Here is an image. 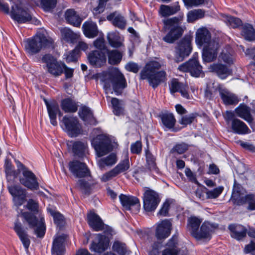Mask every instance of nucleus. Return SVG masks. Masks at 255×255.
Returning <instances> with one entry per match:
<instances>
[{"label":"nucleus","mask_w":255,"mask_h":255,"mask_svg":"<svg viewBox=\"0 0 255 255\" xmlns=\"http://www.w3.org/2000/svg\"><path fill=\"white\" fill-rule=\"evenodd\" d=\"M161 64L156 61L147 62L140 73L142 80H147L150 86L156 88L161 82L166 80V73L163 70L158 71L161 68Z\"/></svg>","instance_id":"f257e3e1"},{"label":"nucleus","mask_w":255,"mask_h":255,"mask_svg":"<svg viewBox=\"0 0 255 255\" xmlns=\"http://www.w3.org/2000/svg\"><path fill=\"white\" fill-rule=\"evenodd\" d=\"M183 16H175L163 20V31L167 32L163 37L164 41L168 43H173L183 35L184 29L181 23Z\"/></svg>","instance_id":"f03ea898"},{"label":"nucleus","mask_w":255,"mask_h":255,"mask_svg":"<svg viewBox=\"0 0 255 255\" xmlns=\"http://www.w3.org/2000/svg\"><path fill=\"white\" fill-rule=\"evenodd\" d=\"M171 230L172 223L169 220H163L157 224L155 235L158 241L152 245V250L149 251V255H157L162 247V241L170 235Z\"/></svg>","instance_id":"7ed1b4c3"},{"label":"nucleus","mask_w":255,"mask_h":255,"mask_svg":"<svg viewBox=\"0 0 255 255\" xmlns=\"http://www.w3.org/2000/svg\"><path fill=\"white\" fill-rule=\"evenodd\" d=\"M108 78L104 80L105 87L110 88L111 84L116 95L122 94L123 90L127 87V82L124 75L116 68L109 70Z\"/></svg>","instance_id":"20e7f679"},{"label":"nucleus","mask_w":255,"mask_h":255,"mask_svg":"<svg viewBox=\"0 0 255 255\" xmlns=\"http://www.w3.org/2000/svg\"><path fill=\"white\" fill-rule=\"evenodd\" d=\"M24 42L26 51L31 55L39 53L43 47L53 48V40L43 35H35Z\"/></svg>","instance_id":"39448f33"},{"label":"nucleus","mask_w":255,"mask_h":255,"mask_svg":"<svg viewBox=\"0 0 255 255\" xmlns=\"http://www.w3.org/2000/svg\"><path fill=\"white\" fill-rule=\"evenodd\" d=\"M19 174V181L25 187L30 190H37L39 189V183L36 175L18 160L15 161Z\"/></svg>","instance_id":"423d86ee"},{"label":"nucleus","mask_w":255,"mask_h":255,"mask_svg":"<svg viewBox=\"0 0 255 255\" xmlns=\"http://www.w3.org/2000/svg\"><path fill=\"white\" fill-rule=\"evenodd\" d=\"M98 157H102L111 151L113 146L110 139L106 135L100 134L95 137L92 141Z\"/></svg>","instance_id":"0eeeda50"},{"label":"nucleus","mask_w":255,"mask_h":255,"mask_svg":"<svg viewBox=\"0 0 255 255\" xmlns=\"http://www.w3.org/2000/svg\"><path fill=\"white\" fill-rule=\"evenodd\" d=\"M225 119L228 124H231L233 131L239 134H245L250 132V129L245 123L235 118V114L230 111H227Z\"/></svg>","instance_id":"6e6552de"},{"label":"nucleus","mask_w":255,"mask_h":255,"mask_svg":"<svg viewBox=\"0 0 255 255\" xmlns=\"http://www.w3.org/2000/svg\"><path fill=\"white\" fill-rule=\"evenodd\" d=\"M21 216L27 221L30 228L34 229V233L37 237L42 238L44 236L46 228L43 218H41L38 221L35 216L27 212H22Z\"/></svg>","instance_id":"1a4fd4ad"},{"label":"nucleus","mask_w":255,"mask_h":255,"mask_svg":"<svg viewBox=\"0 0 255 255\" xmlns=\"http://www.w3.org/2000/svg\"><path fill=\"white\" fill-rule=\"evenodd\" d=\"M9 194L12 197L14 206L18 208L26 201L27 192L25 188L17 184L7 186Z\"/></svg>","instance_id":"9d476101"},{"label":"nucleus","mask_w":255,"mask_h":255,"mask_svg":"<svg viewBox=\"0 0 255 255\" xmlns=\"http://www.w3.org/2000/svg\"><path fill=\"white\" fill-rule=\"evenodd\" d=\"M42 61L46 63L47 71L52 75L57 77L63 73L65 64L59 63L52 55H44L42 58Z\"/></svg>","instance_id":"9b49d317"},{"label":"nucleus","mask_w":255,"mask_h":255,"mask_svg":"<svg viewBox=\"0 0 255 255\" xmlns=\"http://www.w3.org/2000/svg\"><path fill=\"white\" fill-rule=\"evenodd\" d=\"M62 123L65 126L66 131L71 137H76L81 133V126L77 118L65 116Z\"/></svg>","instance_id":"f8f14e48"},{"label":"nucleus","mask_w":255,"mask_h":255,"mask_svg":"<svg viewBox=\"0 0 255 255\" xmlns=\"http://www.w3.org/2000/svg\"><path fill=\"white\" fill-rule=\"evenodd\" d=\"M192 51L191 41L184 38L180 40L175 47L174 61L179 63L189 55Z\"/></svg>","instance_id":"ddd939ff"},{"label":"nucleus","mask_w":255,"mask_h":255,"mask_svg":"<svg viewBox=\"0 0 255 255\" xmlns=\"http://www.w3.org/2000/svg\"><path fill=\"white\" fill-rule=\"evenodd\" d=\"M143 199V208L146 212L154 211L160 201L157 193L150 189L145 190Z\"/></svg>","instance_id":"4468645a"},{"label":"nucleus","mask_w":255,"mask_h":255,"mask_svg":"<svg viewBox=\"0 0 255 255\" xmlns=\"http://www.w3.org/2000/svg\"><path fill=\"white\" fill-rule=\"evenodd\" d=\"M10 15L13 19L19 23L29 22L32 19V15L30 12L17 4H15L12 6Z\"/></svg>","instance_id":"2eb2a0df"},{"label":"nucleus","mask_w":255,"mask_h":255,"mask_svg":"<svg viewBox=\"0 0 255 255\" xmlns=\"http://www.w3.org/2000/svg\"><path fill=\"white\" fill-rule=\"evenodd\" d=\"M68 167L71 173L76 178H83L90 176V171L87 165L78 160L69 162Z\"/></svg>","instance_id":"dca6fc26"},{"label":"nucleus","mask_w":255,"mask_h":255,"mask_svg":"<svg viewBox=\"0 0 255 255\" xmlns=\"http://www.w3.org/2000/svg\"><path fill=\"white\" fill-rule=\"evenodd\" d=\"M178 69L182 72H189L195 77L200 76L202 73V66L196 58L191 59L188 61L179 66Z\"/></svg>","instance_id":"f3484780"},{"label":"nucleus","mask_w":255,"mask_h":255,"mask_svg":"<svg viewBox=\"0 0 255 255\" xmlns=\"http://www.w3.org/2000/svg\"><path fill=\"white\" fill-rule=\"evenodd\" d=\"M219 43L215 40L210 42L205 45L202 52V58L205 62H211L214 61L217 56Z\"/></svg>","instance_id":"a211bd4d"},{"label":"nucleus","mask_w":255,"mask_h":255,"mask_svg":"<svg viewBox=\"0 0 255 255\" xmlns=\"http://www.w3.org/2000/svg\"><path fill=\"white\" fill-rule=\"evenodd\" d=\"M109 243L106 237L101 234H98L96 239L91 245L90 249L98 253L104 252L108 248Z\"/></svg>","instance_id":"6ab92c4d"},{"label":"nucleus","mask_w":255,"mask_h":255,"mask_svg":"<svg viewBox=\"0 0 255 255\" xmlns=\"http://www.w3.org/2000/svg\"><path fill=\"white\" fill-rule=\"evenodd\" d=\"M120 202L126 210H130L132 207H135L136 211H138L140 208L139 201L135 197L121 194L119 196Z\"/></svg>","instance_id":"aec40b11"},{"label":"nucleus","mask_w":255,"mask_h":255,"mask_svg":"<svg viewBox=\"0 0 255 255\" xmlns=\"http://www.w3.org/2000/svg\"><path fill=\"white\" fill-rule=\"evenodd\" d=\"M211 36L210 31L206 27H201L197 29L196 32L195 40L196 44L199 46L208 45L211 40Z\"/></svg>","instance_id":"412c9836"},{"label":"nucleus","mask_w":255,"mask_h":255,"mask_svg":"<svg viewBox=\"0 0 255 255\" xmlns=\"http://www.w3.org/2000/svg\"><path fill=\"white\" fill-rule=\"evenodd\" d=\"M210 71L214 72L221 79H225L232 73V70L227 65L221 63H213L209 67Z\"/></svg>","instance_id":"4be33fe9"},{"label":"nucleus","mask_w":255,"mask_h":255,"mask_svg":"<svg viewBox=\"0 0 255 255\" xmlns=\"http://www.w3.org/2000/svg\"><path fill=\"white\" fill-rule=\"evenodd\" d=\"M88 59L92 65L96 67L102 66L106 60L104 53L99 50H94L90 52Z\"/></svg>","instance_id":"5701e85b"},{"label":"nucleus","mask_w":255,"mask_h":255,"mask_svg":"<svg viewBox=\"0 0 255 255\" xmlns=\"http://www.w3.org/2000/svg\"><path fill=\"white\" fill-rule=\"evenodd\" d=\"M219 60L229 65L233 64L235 60V54L233 49L230 46H226L220 54Z\"/></svg>","instance_id":"b1692460"},{"label":"nucleus","mask_w":255,"mask_h":255,"mask_svg":"<svg viewBox=\"0 0 255 255\" xmlns=\"http://www.w3.org/2000/svg\"><path fill=\"white\" fill-rule=\"evenodd\" d=\"M45 103L50 119V123L53 126H56L57 125V122L56 121L57 114H58L60 117L62 116V113L59 110V106L56 103L49 104L46 100H45Z\"/></svg>","instance_id":"393cba45"},{"label":"nucleus","mask_w":255,"mask_h":255,"mask_svg":"<svg viewBox=\"0 0 255 255\" xmlns=\"http://www.w3.org/2000/svg\"><path fill=\"white\" fill-rule=\"evenodd\" d=\"M67 146L71 148L75 155L82 157L87 150V144L80 141H69L67 142Z\"/></svg>","instance_id":"a878e982"},{"label":"nucleus","mask_w":255,"mask_h":255,"mask_svg":"<svg viewBox=\"0 0 255 255\" xmlns=\"http://www.w3.org/2000/svg\"><path fill=\"white\" fill-rule=\"evenodd\" d=\"M88 223L89 226L95 231H102L104 229V223L100 217L94 213L88 215Z\"/></svg>","instance_id":"bb28decb"},{"label":"nucleus","mask_w":255,"mask_h":255,"mask_svg":"<svg viewBox=\"0 0 255 255\" xmlns=\"http://www.w3.org/2000/svg\"><path fill=\"white\" fill-rule=\"evenodd\" d=\"M229 229L231 231V236L237 240H241L246 237L247 229L241 225H230Z\"/></svg>","instance_id":"cd10ccee"},{"label":"nucleus","mask_w":255,"mask_h":255,"mask_svg":"<svg viewBox=\"0 0 255 255\" xmlns=\"http://www.w3.org/2000/svg\"><path fill=\"white\" fill-rule=\"evenodd\" d=\"M65 238L58 236L54 239L52 248V255H63L65 251L64 243Z\"/></svg>","instance_id":"c85d7f7f"},{"label":"nucleus","mask_w":255,"mask_h":255,"mask_svg":"<svg viewBox=\"0 0 255 255\" xmlns=\"http://www.w3.org/2000/svg\"><path fill=\"white\" fill-rule=\"evenodd\" d=\"M218 91L222 100L226 105L237 104L239 100L237 97L227 89L219 88Z\"/></svg>","instance_id":"c756f323"},{"label":"nucleus","mask_w":255,"mask_h":255,"mask_svg":"<svg viewBox=\"0 0 255 255\" xmlns=\"http://www.w3.org/2000/svg\"><path fill=\"white\" fill-rule=\"evenodd\" d=\"M235 113L237 116L249 123H251L253 121V118L251 114V109L245 105H240L235 109Z\"/></svg>","instance_id":"7c9ffc66"},{"label":"nucleus","mask_w":255,"mask_h":255,"mask_svg":"<svg viewBox=\"0 0 255 255\" xmlns=\"http://www.w3.org/2000/svg\"><path fill=\"white\" fill-rule=\"evenodd\" d=\"M212 229L211 225L206 222H204L201 226L200 230L196 233L194 238L197 240H200L203 239L211 238Z\"/></svg>","instance_id":"2f4dec72"},{"label":"nucleus","mask_w":255,"mask_h":255,"mask_svg":"<svg viewBox=\"0 0 255 255\" xmlns=\"http://www.w3.org/2000/svg\"><path fill=\"white\" fill-rule=\"evenodd\" d=\"M65 18L68 23L76 27H79L82 20L76 11L71 9H67L66 11Z\"/></svg>","instance_id":"473e14b6"},{"label":"nucleus","mask_w":255,"mask_h":255,"mask_svg":"<svg viewBox=\"0 0 255 255\" xmlns=\"http://www.w3.org/2000/svg\"><path fill=\"white\" fill-rule=\"evenodd\" d=\"M202 220L195 216H191L188 219L187 229L188 231L194 237L199 230Z\"/></svg>","instance_id":"72a5a7b5"},{"label":"nucleus","mask_w":255,"mask_h":255,"mask_svg":"<svg viewBox=\"0 0 255 255\" xmlns=\"http://www.w3.org/2000/svg\"><path fill=\"white\" fill-rule=\"evenodd\" d=\"M85 35L88 38H93L97 36L98 31L96 24L92 21H86L82 26Z\"/></svg>","instance_id":"f704fd0d"},{"label":"nucleus","mask_w":255,"mask_h":255,"mask_svg":"<svg viewBox=\"0 0 255 255\" xmlns=\"http://www.w3.org/2000/svg\"><path fill=\"white\" fill-rule=\"evenodd\" d=\"M107 18L108 20L111 21L114 26L120 29L125 28L127 22L124 17L121 14H117L115 12L108 15Z\"/></svg>","instance_id":"c9c22d12"},{"label":"nucleus","mask_w":255,"mask_h":255,"mask_svg":"<svg viewBox=\"0 0 255 255\" xmlns=\"http://www.w3.org/2000/svg\"><path fill=\"white\" fill-rule=\"evenodd\" d=\"M14 230L18 236L24 248L28 249L30 245V240L28 238L27 235L23 230L21 223L18 221L14 223Z\"/></svg>","instance_id":"e433bc0d"},{"label":"nucleus","mask_w":255,"mask_h":255,"mask_svg":"<svg viewBox=\"0 0 255 255\" xmlns=\"http://www.w3.org/2000/svg\"><path fill=\"white\" fill-rule=\"evenodd\" d=\"M242 186L235 182L232 192V200L234 201V203L237 205H242L243 203H244L242 201H243L245 196H242Z\"/></svg>","instance_id":"4c0bfd02"},{"label":"nucleus","mask_w":255,"mask_h":255,"mask_svg":"<svg viewBox=\"0 0 255 255\" xmlns=\"http://www.w3.org/2000/svg\"><path fill=\"white\" fill-rule=\"evenodd\" d=\"M60 32L62 39L66 42L74 43L78 38L79 35L73 32L70 29L64 27L60 29Z\"/></svg>","instance_id":"58836bf2"},{"label":"nucleus","mask_w":255,"mask_h":255,"mask_svg":"<svg viewBox=\"0 0 255 255\" xmlns=\"http://www.w3.org/2000/svg\"><path fill=\"white\" fill-rule=\"evenodd\" d=\"M61 107L65 113H75L78 109L76 103L70 98L62 100Z\"/></svg>","instance_id":"ea45409f"},{"label":"nucleus","mask_w":255,"mask_h":255,"mask_svg":"<svg viewBox=\"0 0 255 255\" xmlns=\"http://www.w3.org/2000/svg\"><path fill=\"white\" fill-rule=\"evenodd\" d=\"M4 170L7 180L12 181L13 178H16L19 174L18 170H15L11 162L9 160L6 159L4 163Z\"/></svg>","instance_id":"a19ab883"},{"label":"nucleus","mask_w":255,"mask_h":255,"mask_svg":"<svg viewBox=\"0 0 255 255\" xmlns=\"http://www.w3.org/2000/svg\"><path fill=\"white\" fill-rule=\"evenodd\" d=\"M117 161L116 155L111 153L108 156L99 160L98 164L101 169H103L106 166H111L115 164Z\"/></svg>","instance_id":"79ce46f5"},{"label":"nucleus","mask_w":255,"mask_h":255,"mask_svg":"<svg viewBox=\"0 0 255 255\" xmlns=\"http://www.w3.org/2000/svg\"><path fill=\"white\" fill-rule=\"evenodd\" d=\"M107 54L108 57V62L111 65H117L122 60V54L118 50H107Z\"/></svg>","instance_id":"37998d69"},{"label":"nucleus","mask_w":255,"mask_h":255,"mask_svg":"<svg viewBox=\"0 0 255 255\" xmlns=\"http://www.w3.org/2000/svg\"><path fill=\"white\" fill-rule=\"evenodd\" d=\"M242 33L247 40L251 41L255 40V30L251 24H245L242 28Z\"/></svg>","instance_id":"c03bdc74"},{"label":"nucleus","mask_w":255,"mask_h":255,"mask_svg":"<svg viewBox=\"0 0 255 255\" xmlns=\"http://www.w3.org/2000/svg\"><path fill=\"white\" fill-rule=\"evenodd\" d=\"M107 39L109 44L115 48H118L123 45L121 38L118 33L116 32L109 33Z\"/></svg>","instance_id":"a18cd8bd"},{"label":"nucleus","mask_w":255,"mask_h":255,"mask_svg":"<svg viewBox=\"0 0 255 255\" xmlns=\"http://www.w3.org/2000/svg\"><path fill=\"white\" fill-rule=\"evenodd\" d=\"M79 115L80 118L88 124H92L94 121L93 115L90 109L86 107H82L79 110Z\"/></svg>","instance_id":"49530a36"},{"label":"nucleus","mask_w":255,"mask_h":255,"mask_svg":"<svg viewBox=\"0 0 255 255\" xmlns=\"http://www.w3.org/2000/svg\"><path fill=\"white\" fill-rule=\"evenodd\" d=\"M130 167V163L128 159V153H127L125 155V158L121 161L114 168L117 175L121 173L127 171Z\"/></svg>","instance_id":"de8ad7c7"},{"label":"nucleus","mask_w":255,"mask_h":255,"mask_svg":"<svg viewBox=\"0 0 255 255\" xmlns=\"http://www.w3.org/2000/svg\"><path fill=\"white\" fill-rule=\"evenodd\" d=\"M163 125L169 129L173 128L176 123V119L172 114H164L161 116Z\"/></svg>","instance_id":"09e8293b"},{"label":"nucleus","mask_w":255,"mask_h":255,"mask_svg":"<svg viewBox=\"0 0 255 255\" xmlns=\"http://www.w3.org/2000/svg\"><path fill=\"white\" fill-rule=\"evenodd\" d=\"M205 10L201 9L191 10L188 13V21L189 22H193L198 19L203 18L205 16Z\"/></svg>","instance_id":"8fccbe9b"},{"label":"nucleus","mask_w":255,"mask_h":255,"mask_svg":"<svg viewBox=\"0 0 255 255\" xmlns=\"http://www.w3.org/2000/svg\"><path fill=\"white\" fill-rule=\"evenodd\" d=\"M113 249L119 255H128L129 254V251L128 250L126 244L120 242L114 243Z\"/></svg>","instance_id":"3c124183"},{"label":"nucleus","mask_w":255,"mask_h":255,"mask_svg":"<svg viewBox=\"0 0 255 255\" xmlns=\"http://www.w3.org/2000/svg\"><path fill=\"white\" fill-rule=\"evenodd\" d=\"M178 10V8L177 7L161 5L160 7L159 12L162 16L167 17L175 14Z\"/></svg>","instance_id":"603ef678"},{"label":"nucleus","mask_w":255,"mask_h":255,"mask_svg":"<svg viewBox=\"0 0 255 255\" xmlns=\"http://www.w3.org/2000/svg\"><path fill=\"white\" fill-rule=\"evenodd\" d=\"M47 210L51 215L53 217L54 221L55 224L59 228L63 226L65 223L64 217L62 214L58 212H56L50 208H48Z\"/></svg>","instance_id":"864d4df0"},{"label":"nucleus","mask_w":255,"mask_h":255,"mask_svg":"<svg viewBox=\"0 0 255 255\" xmlns=\"http://www.w3.org/2000/svg\"><path fill=\"white\" fill-rule=\"evenodd\" d=\"M77 187L84 194L89 195L91 190V185L83 179L77 181Z\"/></svg>","instance_id":"5fc2aeb1"},{"label":"nucleus","mask_w":255,"mask_h":255,"mask_svg":"<svg viewBox=\"0 0 255 255\" xmlns=\"http://www.w3.org/2000/svg\"><path fill=\"white\" fill-rule=\"evenodd\" d=\"M165 249L172 251L175 250L176 253H178L179 249L178 247V236L177 235H173L172 238L168 240L166 244Z\"/></svg>","instance_id":"6e6d98bb"},{"label":"nucleus","mask_w":255,"mask_h":255,"mask_svg":"<svg viewBox=\"0 0 255 255\" xmlns=\"http://www.w3.org/2000/svg\"><path fill=\"white\" fill-rule=\"evenodd\" d=\"M197 116L196 113H192L188 115L183 116L179 120V123L184 127H186L188 125H190L194 122Z\"/></svg>","instance_id":"4d7b16f0"},{"label":"nucleus","mask_w":255,"mask_h":255,"mask_svg":"<svg viewBox=\"0 0 255 255\" xmlns=\"http://www.w3.org/2000/svg\"><path fill=\"white\" fill-rule=\"evenodd\" d=\"M145 155L146 163L148 168L150 170H155L156 169L155 158L148 150H146Z\"/></svg>","instance_id":"13d9d810"},{"label":"nucleus","mask_w":255,"mask_h":255,"mask_svg":"<svg viewBox=\"0 0 255 255\" xmlns=\"http://www.w3.org/2000/svg\"><path fill=\"white\" fill-rule=\"evenodd\" d=\"M243 201L244 202L243 205L246 203L249 204L248 210H255V195L251 194L245 196Z\"/></svg>","instance_id":"bf43d9fd"},{"label":"nucleus","mask_w":255,"mask_h":255,"mask_svg":"<svg viewBox=\"0 0 255 255\" xmlns=\"http://www.w3.org/2000/svg\"><path fill=\"white\" fill-rule=\"evenodd\" d=\"M111 103L113 108V112L116 115L119 116L123 113L124 110L119 99L113 98L111 100Z\"/></svg>","instance_id":"052dcab7"},{"label":"nucleus","mask_w":255,"mask_h":255,"mask_svg":"<svg viewBox=\"0 0 255 255\" xmlns=\"http://www.w3.org/2000/svg\"><path fill=\"white\" fill-rule=\"evenodd\" d=\"M224 190L223 186H219L212 190H208L206 192L207 199H216L219 196Z\"/></svg>","instance_id":"680f3d73"},{"label":"nucleus","mask_w":255,"mask_h":255,"mask_svg":"<svg viewBox=\"0 0 255 255\" xmlns=\"http://www.w3.org/2000/svg\"><path fill=\"white\" fill-rule=\"evenodd\" d=\"M185 84L179 82L176 79H173L171 82L170 86V90L171 93H174L179 92Z\"/></svg>","instance_id":"e2e57ef3"},{"label":"nucleus","mask_w":255,"mask_h":255,"mask_svg":"<svg viewBox=\"0 0 255 255\" xmlns=\"http://www.w3.org/2000/svg\"><path fill=\"white\" fill-rule=\"evenodd\" d=\"M217 90L218 88L214 86V84H208L205 92V96L207 98L211 99L215 96Z\"/></svg>","instance_id":"0e129e2a"},{"label":"nucleus","mask_w":255,"mask_h":255,"mask_svg":"<svg viewBox=\"0 0 255 255\" xmlns=\"http://www.w3.org/2000/svg\"><path fill=\"white\" fill-rule=\"evenodd\" d=\"M57 2V0H41V5L45 10L49 11L53 9Z\"/></svg>","instance_id":"69168bd1"},{"label":"nucleus","mask_w":255,"mask_h":255,"mask_svg":"<svg viewBox=\"0 0 255 255\" xmlns=\"http://www.w3.org/2000/svg\"><path fill=\"white\" fill-rule=\"evenodd\" d=\"M227 20V23L234 28L238 27L242 24V21L240 18L232 16H228Z\"/></svg>","instance_id":"338daca9"},{"label":"nucleus","mask_w":255,"mask_h":255,"mask_svg":"<svg viewBox=\"0 0 255 255\" xmlns=\"http://www.w3.org/2000/svg\"><path fill=\"white\" fill-rule=\"evenodd\" d=\"M189 148V145L182 142L179 144H177L172 149V152H177L178 154H182L186 151Z\"/></svg>","instance_id":"774afa93"}]
</instances>
